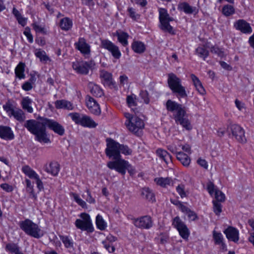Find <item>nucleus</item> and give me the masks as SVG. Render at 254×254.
<instances>
[{"label": "nucleus", "mask_w": 254, "mask_h": 254, "mask_svg": "<svg viewBox=\"0 0 254 254\" xmlns=\"http://www.w3.org/2000/svg\"><path fill=\"white\" fill-rule=\"evenodd\" d=\"M156 152L158 156L166 164H168L169 161L172 162V156L166 150L158 148Z\"/></svg>", "instance_id": "23"}, {"label": "nucleus", "mask_w": 254, "mask_h": 254, "mask_svg": "<svg viewBox=\"0 0 254 254\" xmlns=\"http://www.w3.org/2000/svg\"><path fill=\"white\" fill-rule=\"evenodd\" d=\"M102 244L104 245V247L110 253H113L115 251V248L111 243H108L107 241H103Z\"/></svg>", "instance_id": "51"}, {"label": "nucleus", "mask_w": 254, "mask_h": 254, "mask_svg": "<svg viewBox=\"0 0 254 254\" xmlns=\"http://www.w3.org/2000/svg\"><path fill=\"white\" fill-rule=\"evenodd\" d=\"M166 107L168 111L174 113L173 118L177 124H180L188 130L192 129V127L188 118L186 109L184 106L169 99L166 102Z\"/></svg>", "instance_id": "2"}, {"label": "nucleus", "mask_w": 254, "mask_h": 254, "mask_svg": "<svg viewBox=\"0 0 254 254\" xmlns=\"http://www.w3.org/2000/svg\"><path fill=\"white\" fill-rule=\"evenodd\" d=\"M186 214H187L189 218L191 221H194L197 218V216L196 213L194 212H193L190 210L186 213Z\"/></svg>", "instance_id": "58"}, {"label": "nucleus", "mask_w": 254, "mask_h": 254, "mask_svg": "<svg viewBox=\"0 0 254 254\" xmlns=\"http://www.w3.org/2000/svg\"><path fill=\"white\" fill-rule=\"evenodd\" d=\"M235 27L243 33H251L252 32V28L249 23L243 19L236 21L234 24Z\"/></svg>", "instance_id": "16"}, {"label": "nucleus", "mask_w": 254, "mask_h": 254, "mask_svg": "<svg viewBox=\"0 0 254 254\" xmlns=\"http://www.w3.org/2000/svg\"><path fill=\"white\" fill-rule=\"evenodd\" d=\"M133 223L136 227L146 229L150 228L153 225L152 218L148 215H145L135 219Z\"/></svg>", "instance_id": "12"}, {"label": "nucleus", "mask_w": 254, "mask_h": 254, "mask_svg": "<svg viewBox=\"0 0 254 254\" xmlns=\"http://www.w3.org/2000/svg\"><path fill=\"white\" fill-rule=\"evenodd\" d=\"M23 34L27 37L28 41L32 43L33 42V36L30 32V30L29 28H26Z\"/></svg>", "instance_id": "55"}, {"label": "nucleus", "mask_w": 254, "mask_h": 254, "mask_svg": "<svg viewBox=\"0 0 254 254\" xmlns=\"http://www.w3.org/2000/svg\"><path fill=\"white\" fill-rule=\"evenodd\" d=\"M100 77L103 79L102 82L104 85L110 87L114 85L111 73L103 70L101 72Z\"/></svg>", "instance_id": "20"}, {"label": "nucleus", "mask_w": 254, "mask_h": 254, "mask_svg": "<svg viewBox=\"0 0 254 254\" xmlns=\"http://www.w3.org/2000/svg\"><path fill=\"white\" fill-rule=\"evenodd\" d=\"M3 108L8 114V116L11 117V114L14 111L15 109H14L13 105L10 104L9 102H7L5 104L3 105Z\"/></svg>", "instance_id": "46"}, {"label": "nucleus", "mask_w": 254, "mask_h": 254, "mask_svg": "<svg viewBox=\"0 0 254 254\" xmlns=\"http://www.w3.org/2000/svg\"><path fill=\"white\" fill-rule=\"evenodd\" d=\"M230 128L233 135L238 141L241 143L246 142L245 131L242 127L238 125H232Z\"/></svg>", "instance_id": "13"}, {"label": "nucleus", "mask_w": 254, "mask_h": 254, "mask_svg": "<svg viewBox=\"0 0 254 254\" xmlns=\"http://www.w3.org/2000/svg\"><path fill=\"white\" fill-rule=\"evenodd\" d=\"M32 25L33 29L36 31V32H44V28L41 26H40L36 23H33Z\"/></svg>", "instance_id": "62"}, {"label": "nucleus", "mask_w": 254, "mask_h": 254, "mask_svg": "<svg viewBox=\"0 0 254 254\" xmlns=\"http://www.w3.org/2000/svg\"><path fill=\"white\" fill-rule=\"evenodd\" d=\"M101 47L108 50L116 59H119L121 57V52L119 47L111 41L104 39L101 41Z\"/></svg>", "instance_id": "10"}, {"label": "nucleus", "mask_w": 254, "mask_h": 254, "mask_svg": "<svg viewBox=\"0 0 254 254\" xmlns=\"http://www.w3.org/2000/svg\"><path fill=\"white\" fill-rule=\"evenodd\" d=\"M59 237L66 248H68L72 247L73 243L71 240L67 236L60 235H59Z\"/></svg>", "instance_id": "45"}, {"label": "nucleus", "mask_w": 254, "mask_h": 254, "mask_svg": "<svg viewBox=\"0 0 254 254\" xmlns=\"http://www.w3.org/2000/svg\"><path fill=\"white\" fill-rule=\"evenodd\" d=\"M160 22V28L165 32H168L172 35H175V32L173 28L170 24V21H173L174 18L169 16L167 10L163 8H160L159 9Z\"/></svg>", "instance_id": "7"}, {"label": "nucleus", "mask_w": 254, "mask_h": 254, "mask_svg": "<svg viewBox=\"0 0 254 254\" xmlns=\"http://www.w3.org/2000/svg\"><path fill=\"white\" fill-rule=\"evenodd\" d=\"M68 116L70 117L72 120L76 124H79V114L77 113H71L68 114Z\"/></svg>", "instance_id": "54"}, {"label": "nucleus", "mask_w": 254, "mask_h": 254, "mask_svg": "<svg viewBox=\"0 0 254 254\" xmlns=\"http://www.w3.org/2000/svg\"><path fill=\"white\" fill-rule=\"evenodd\" d=\"M215 195L216 200L217 202H223L225 201V194L221 191L218 190H215Z\"/></svg>", "instance_id": "47"}, {"label": "nucleus", "mask_w": 254, "mask_h": 254, "mask_svg": "<svg viewBox=\"0 0 254 254\" xmlns=\"http://www.w3.org/2000/svg\"><path fill=\"white\" fill-rule=\"evenodd\" d=\"M5 249L7 251L14 254H23L19 249L18 245L14 243H9L6 245Z\"/></svg>", "instance_id": "37"}, {"label": "nucleus", "mask_w": 254, "mask_h": 254, "mask_svg": "<svg viewBox=\"0 0 254 254\" xmlns=\"http://www.w3.org/2000/svg\"><path fill=\"white\" fill-rule=\"evenodd\" d=\"M127 11L128 12V14L130 17H131L132 19L134 20H137L140 17V15L137 13L134 9L132 7H128L127 9Z\"/></svg>", "instance_id": "49"}, {"label": "nucleus", "mask_w": 254, "mask_h": 254, "mask_svg": "<svg viewBox=\"0 0 254 254\" xmlns=\"http://www.w3.org/2000/svg\"><path fill=\"white\" fill-rule=\"evenodd\" d=\"M197 163L198 165L204 169H207L208 168L207 162L205 160L200 158L197 160Z\"/></svg>", "instance_id": "57"}, {"label": "nucleus", "mask_w": 254, "mask_h": 254, "mask_svg": "<svg viewBox=\"0 0 254 254\" xmlns=\"http://www.w3.org/2000/svg\"><path fill=\"white\" fill-rule=\"evenodd\" d=\"M80 125L86 127L95 128L98 124L96 123L90 117L82 115L80 117Z\"/></svg>", "instance_id": "19"}, {"label": "nucleus", "mask_w": 254, "mask_h": 254, "mask_svg": "<svg viewBox=\"0 0 254 254\" xmlns=\"http://www.w3.org/2000/svg\"><path fill=\"white\" fill-rule=\"evenodd\" d=\"M34 54L36 57L39 58L41 62L46 63L48 61H50L49 57L43 50H41V49H36L35 51Z\"/></svg>", "instance_id": "34"}, {"label": "nucleus", "mask_w": 254, "mask_h": 254, "mask_svg": "<svg viewBox=\"0 0 254 254\" xmlns=\"http://www.w3.org/2000/svg\"><path fill=\"white\" fill-rule=\"evenodd\" d=\"M72 21L68 18H64L60 21V26L62 29L67 31L72 26Z\"/></svg>", "instance_id": "39"}, {"label": "nucleus", "mask_w": 254, "mask_h": 254, "mask_svg": "<svg viewBox=\"0 0 254 254\" xmlns=\"http://www.w3.org/2000/svg\"><path fill=\"white\" fill-rule=\"evenodd\" d=\"M106 142L107 148L105 149V153L109 158L114 160L112 162L124 160L120 154V143L110 138H107Z\"/></svg>", "instance_id": "8"}, {"label": "nucleus", "mask_w": 254, "mask_h": 254, "mask_svg": "<svg viewBox=\"0 0 254 254\" xmlns=\"http://www.w3.org/2000/svg\"><path fill=\"white\" fill-rule=\"evenodd\" d=\"M80 230L86 231L88 233L94 231L91 220L89 214L85 213L80 214Z\"/></svg>", "instance_id": "11"}, {"label": "nucleus", "mask_w": 254, "mask_h": 254, "mask_svg": "<svg viewBox=\"0 0 254 254\" xmlns=\"http://www.w3.org/2000/svg\"><path fill=\"white\" fill-rule=\"evenodd\" d=\"M91 93L95 96L100 97L103 95L102 90L99 86L93 83L89 84Z\"/></svg>", "instance_id": "32"}, {"label": "nucleus", "mask_w": 254, "mask_h": 254, "mask_svg": "<svg viewBox=\"0 0 254 254\" xmlns=\"http://www.w3.org/2000/svg\"><path fill=\"white\" fill-rule=\"evenodd\" d=\"M96 223L97 228L100 230H104L106 229L107 225L103 217L100 215L98 214L96 216Z\"/></svg>", "instance_id": "40"}, {"label": "nucleus", "mask_w": 254, "mask_h": 254, "mask_svg": "<svg viewBox=\"0 0 254 254\" xmlns=\"http://www.w3.org/2000/svg\"><path fill=\"white\" fill-rule=\"evenodd\" d=\"M120 154L121 153L125 155H130L132 154V151L127 145L120 144Z\"/></svg>", "instance_id": "44"}, {"label": "nucleus", "mask_w": 254, "mask_h": 254, "mask_svg": "<svg viewBox=\"0 0 254 254\" xmlns=\"http://www.w3.org/2000/svg\"><path fill=\"white\" fill-rule=\"evenodd\" d=\"M36 181V183L37 186V188L39 189V190H42L43 189V184L42 182V181L40 180L39 175H38L35 179Z\"/></svg>", "instance_id": "63"}, {"label": "nucleus", "mask_w": 254, "mask_h": 254, "mask_svg": "<svg viewBox=\"0 0 254 254\" xmlns=\"http://www.w3.org/2000/svg\"><path fill=\"white\" fill-rule=\"evenodd\" d=\"M57 109H64L71 110L73 109L72 104L65 100H57L55 103Z\"/></svg>", "instance_id": "22"}, {"label": "nucleus", "mask_w": 254, "mask_h": 254, "mask_svg": "<svg viewBox=\"0 0 254 254\" xmlns=\"http://www.w3.org/2000/svg\"><path fill=\"white\" fill-rule=\"evenodd\" d=\"M38 120H27L24 125V127L35 135L38 141L45 143L51 142L46 132L47 127L59 135L63 136L64 134V127L56 121L41 117H38Z\"/></svg>", "instance_id": "1"}, {"label": "nucleus", "mask_w": 254, "mask_h": 254, "mask_svg": "<svg viewBox=\"0 0 254 254\" xmlns=\"http://www.w3.org/2000/svg\"><path fill=\"white\" fill-rule=\"evenodd\" d=\"M107 166L109 169H114L122 175H125L126 170L130 176H133L135 173L134 168L125 160H120L118 162H108Z\"/></svg>", "instance_id": "6"}, {"label": "nucleus", "mask_w": 254, "mask_h": 254, "mask_svg": "<svg viewBox=\"0 0 254 254\" xmlns=\"http://www.w3.org/2000/svg\"><path fill=\"white\" fill-rule=\"evenodd\" d=\"M127 103L129 107L136 106L137 105L136 95L131 94L127 96Z\"/></svg>", "instance_id": "43"}, {"label": "nucleus", "mask_w": 254, "mask_h": 254, "mask_svg": "<svg viewBox=\"0 0 254 254\" xmlns=\"http://www.w3.org/2000/svg\"><path fill=\"white\" fill-rule=\"evenodd\" d=\"M22 172L29 178L34 179L38 175L36 172L28 165H25L22 168Z\"/></svg>", "instance_id": "36"}, {"label": "nucleus", "mask_w": 254, "mask_h": 254, "mask_svg": "<svg viewBox=\"0 0 254 254\" xmlns=\"http://www.w3.org/2000/svg\"><path fill=\"white\" fill-rule=\"evenodd\" d=\"M168 83L173 92L178 96L182 98L187 97L185 88L181 84V80L175 74L171 73L168 74Z\"/></svg>", "instance_id": "5"}, {"label": "nucleus", "mask_w": 254, "mask_h": 254, "mask_svg": "<svg viewBox=\"0 0 254 254\" xmlns=\"http://www.w3.org/2000/svg\"><path fill=\"white\" fill-rule=\"evenodd\" d=\"M80 54L85 59H89L91 58V46L84 38H80Z\"/></svg>", "instance_id": "15"}, {"label": "nucleus", "mask_w": 254, "mask_h": 254, "mask_svg": "<svg viewBox=\"0 0 254 254\" xmlns=\"http://www.w3.org/2000/svg\"><path fill=\"white\" fill-rule=\"evenodd\" d=\"M154 182L157 185L163 188H166L167 186L170 185L173 183V180L169 177H159L155 178Z\"/></svg>", "instance_id": "27"}, {"label": "nucleus", "mask_w": 254, "mask_h": 254, "mask_svg": "<svg viewBox=\"0 0 254 254\" xmlns=\"http://www.w3.org/2000/svg\"><path fill=\"white\" fill-rule=\"evenodd\" d=\"M167 149L173 153H175L177 154V153L179 152H177V147L174 144L168 145Z\"/></svg>", "instance_id": "64"}, {"label": "nucleus", "mask_w": 254, "mask_h": 254, "mask_svg": "<svg viewBox=\"0 0 254 254\" xmlns=\"http://www.w3.org/2000/svg\"><path fill=\"white\" fill-rule=\"evenodd\" d=\"M222 12L225 16H229L235 13V8L232 5H225L222 8Z\"/></svg>", "instance_id": "42"}, {"label": "nucleus", "mask_w": 254, "mask_h": 254, "mask_svg": "<svg viewBox=\"0 0 254 254\" xmlns=\"http://www.w3.org/2000/svg\"><path fill=\"white\" fill-rule=\"evenodd\" d=\"M190 77L195 87L201 83L198 77H196L194 74H191L190 75Z\"/></svg>", "instance_id": "61"}, {"label": "nucleus", "mask_w": 254, "mask_h": 254, "mask_svg": "<svg viewBox=\"0 0 254 254\" xmlns=\"http://www.w3.org/2000/svg\"><path fill=\"white\" fill-rule=\"evenodd\" d=\"M19 226L26 234L35 238L39 239L44 235L39 226L29 219L20 221Z\"/></svg>", "instance_id": "3"}, {"label": "nucleus", "mask_w": 254, "mask_h": 254, "mask_svg": "<svg viewBox=\"0 0 254 254\" xmlns=\"http://www.w3.org/2000/svg\"><path fill=\"white\" fill-rule=\"evenodd\" d=\"M178 8L184 11L187 14H191L196 12L195 7L191 6L187 2H184L179 4Z\"/></svg>", "instance_id": "26"}, {"label": "nucleus", "mask_w": 254, "mask_h": 254, "mask_svg": "<svg viewBox=\"0 0 254 254\" xmlns=\"http://www.w3.org/2000/svg\"><path fill=\"white\" fill-rule=\"evenodd\" d=\"M0 137L5 140H12L14 135L10 127L0 126Z\"/></svg>", "instance_id": "17"}, {"label": "nucleus", "mask_w": 254, "mask_h": 254, "mask_svg": "<svg viewBox=\"0 0 254 254\" xmlns=\"http://www.w3.org/2000/svg\"><path fill=\"white\" fill-rule=\"evenodd\" d=\"M85 103L90 112L96 115H99L101 110L97 102L91 97L87 96L86 97Z\"/></svg>", "instance_id": "14"}, {"label": "nucleus", "mask_w": 254, "mask_h": 254, "mask_svg": "<svg viewBox=\"0 0 254 254\" xmlns=\"http://www.w3.org/2000/svg\"><path fill=\"white\" fill-rule=\"evenodd\" d=\"M210 51L212 53H214L217 54L218 56L220 57H223L224 56V53L223 51H222L219 48L216 47H213L211 48Z\"/></svg>", "instance_id": "53"}, {"label": "nucleus", "mask_w": 254, "mask_h": 254, "mask_svg": "<svg viewBox=\"0 0 254 254\" xmlns=\"http://www.w3.org/2000/svg\"><path fill=\"white\" fill-rule=\"evenodd\" d=\"M25 64L19 63L15 69V73L16 76L19 79H23L25 78Z\"/></svg>", "instance_id": "30"}, {"label": "nucleus", "mask_w": 254, "mask_h": 254, "mask_svg": "<svg viewBox=\"0 0 254 254\" xmlns=\"http://www.w3.org/2000/svg\"><path fill=\"white\" fill-rule=\"evenodd\" d=\"M213 237L215 244L221 245V249L223 250L226 249V245L223 242V237L221 233L216 232L214 231L213 233Z\"/></svg>", "instance_id": "29"}, {"label": "nucleus", "mask_w": 254, "mask_h": 254, "mask_svg": "<svg viewBox=\"0 0 254 254\" xmlns=\"http://www.w3.org/2000/svg\"><path fill=\"white\" fill-rule=\"evenodd\" d=\"M0 187L2 190L8 192H11L13 190L12 186L6 183L1 184Z\"/></svg>", "instance_id": "56"}, {"label": "nucleus", "mask_w": 254, "mask_h": 254, "mask_svg": "<svg viewBox=\"0 0 254 254\" xmlns=\"http://www.w3.org/2000/svg\"><path fill=\"white\" fill-rule=\"evenodd\" d=\"M95 65L93 61L82 62L80 64V74H87L89 70H91Z\"/></svg>", "instance_id": "24"}, {"label": "nucleus", "mask_w": 254, "mask_h": 254, "mask_svg": "<svg viewBox=\"0 0 254 254\" xmlns=\"http://www.w3.org/2000/svg\"><path fill=\"white\" fill-rule=\"evenodd\" d=\"M131 48L135 53L142 54L145 50V46L142 42L133 41L131 44Z\"/></svg>", "instance_id": "25"}, {"label": "nucleus", "mask_w": 254, "mask_h": 254, "mask_svg": "<svg viewBox=\"0 0 254 254\" xmlns=\"http://www.w3.org/2000/svg\"><path fill=\"white\" fill-rule=\"evenodd\" d=\"M195 52L198 56L203 58L204 60L209 55V52L204 47H198L195 50Z\"/></svg>", "instance_id": "41"}, {"label": "nucleus", "mask_w": 254, "mask_h": 254, "mask_svg": "<svg viewBox=\"0 0 254 254\" xmlns=\"http://www.w3.org/2000/svg\"><path fill=\"white\" fill-rule=\"evenodd\" d=\"M124 115L127 119L125 125L131 132L137 134L139 130L144 128L143 121L137 116L131 115L129 113H125Z\"/></svg>", "instance_id": "4"}, {"label": "nucleus", "mask_w": 254, "mask_h": 254, "mask_svg": "<svg viewBox=\"0 0 254 254\" xmlns=\"http://www.w3.org/2000/svg\"><path fill=\"white\" fill-rule=\"evenodd\" d=\"M32 100L28 97H24L21 101L22 107L23 109L27 110L29 113H32L33 111L32 107L30 106L32 103Z\"/></svg>", "instance_id": "35"}, {"label": "nucleus", "mask_w": 254, "mask_h": 254, "mask_svg": "<svg viewBox=\"0 0 254 254\" xmlns=\"http://www.w3.org/2000/svg\"><path fill=\"white\" fill-rule=\"evenodd\" d=\"M45 171L55 176L58 175L60 171V165L57 162H51L48 165L46 166Z\"/></svg>", "instance_id": "21"}, {"label": "nucleus", "mask_w": 254, "mask_h": 254, "mask_svg": "<svg viewBox=\"0 0 254 254\" xmlns=\"http://www.w3.org/2000/svg\"><path fill=\"white\" fill-rule=\"evenodd\" d=\"M141 195L146 199L149 201L155 200V196L152 191L148 188H144L142 189Z\"/></svg>", "instance_id": "31"}, {"label": "nucleus", "mask_w": 254, "mask_h": 254, "mask_svg": "<svg viewBox=\"0 0 254 254\" xmlns=\"http://www.w3.org/2000/svg\"><path fill=\"white\" fill-rule=\"evenodd\" d=\"M12 116L19 122H23L26 118L24 112L21 109L18 108H16L14 110L11 114Z\"/></svg>", "instance_id": "33"}, {"label": "nucleus", "mask_w": 254, "mask_h": 254, "mask_svg": "<svg viewBox=\"0 0 254 254\" xmlns=\"http://www.w3.org/2000/svg\"><path fill=\"white\" fill-rule=\"evenodd\" d=\"M207 190L210 195H212L214 191V185L213 183L210 182L207 184Z\"/></svg>", "instance_id": "60"}, {"label": "nucleus", "mask_w": 254, "mask_h": 254, "mask_svg": "<svg viewBox=\"0 0 254 254\" xmlns=\"http://www.w3.org/2000/svg\"><path fill=\"white\" fill-rule=\"evenodd\" d=\"M213 210L216 215H219L222 212V205L216 200L213 201Z\"/></svg>", "instance_id": "48"}, {"label": "nucleus", "mask_w": 254, "mask_h": 254, "mask_svg": "<svg viewBox=\"0 0 254 254\" xmlns=\"http://www.w3.org/2000/svg\"><path fill=\"white\" fill-rule=\"evenodd\" d=\"M227 238L230 241L237 242L239 240V231L238 230L233 227H229L224 231Z\"/></svg>", "instance_id": "18"}, {"label": "nucleus", "mask_w": 254, "mask_h": 254, "mask_svg": "<svg viewBox=\"0 0 254 254\" xmlns=\"http://www.w3.org/2000/svg\"><path fill=\"white\" fill-rule=\"evenodd\" d=\"M139 95L140 97L143 100L144 102L148 104L150 102V98L149 97L148 92L146 90H141L140 92Z\"/></svg>", "instance_id": "50"}, {"label": "nucleus", "mask_w": 254, "mask_h": 254, "mask_svg": "<svg viewBox=\"0 0 254 254\" xmlns=\"http://www.w3.org/2000/svg\"><path fill=\"white\" fill-rule=\"evenodd\" d=\"M116 35L118 37V41L124 46H126L128 44L127 38L129 35L127 33L122 32H116Z\"/></svg>", "instance_id": "38"}, {"label": "nucleus", "mask_w": 254, "mask_h": 254, "mask_svg": "<svg viewBox=\"0 0 254 254\" xmlns=\"http://www.w3.org/2000/svg\"><path fill=\"white\" fill-rule=\"evenodd\" d=\"M176 190L182 198L185 197L187 196L186 192L185 191V187L184 185H179L176 188Z\"/></svg>", "instance_id": "52"}, {"label": "nucleus", "mask_w": 254, "mask_h": 254, "mask_svg": "<svg viewBox=\"0 0 254 254\" xmlns=\"http://www.w3.org/2000/svg\"><path fill=\"white\" fill-rule=\"evenodd\" d=\"M172 225L177 229L182 238L185 240L188 239L190 231L185 223L179 216H176L173 219Z\"/></svg>", "instance_id": "9"}, {"label": "nucleus", "mask_w": 254, "mask_h": 254, "mask_svg": "<svg viewBox=\"0 0 254 254\" xmlns=\"http://www.w3.org/2000/svg\"><path fill=\"white\" fill-rule=\"evenodd\" d=\"M177 158L181 163L186 167L189 166L190 163V159L186 154L180 151L177 153Z\"/></svg>", "instance_id": "28"}, {"label": "nucleus", "mask_w": 254, "mask_h": 254, "mask_svg": "<svg viewBox=\"0 0 254 254\" xmlns=\"http://www.w3.org/2000/svg\"><path fill=\"white\" fill-rule=\"evenodd\" d=\"M22 89L26 91L31 90L33 88L31 82L29 81L25 82L22 86Z\"/></svg>", "instance_id": "59"}]
</instances>
